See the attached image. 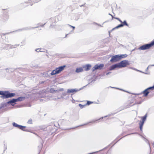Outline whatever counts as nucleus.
<instances>
[{
	"label": "nucleus",
	"instance_id": "obj_19",
	"mask_svg": "<svg viewBox=\"0 0 154 154\" xmlns=\"http://www.w3.org/2000/svg\"><path fill=\"white\" fill-rule=\"evenodd\" d=\"M13 125L14 126H15V127H16L18 128H19V127H20V125H18L17 124H16V123L15 122H14L13 123Z\"/></svg>",
	"mask_w": 154,
	"mask_h": 154
},
{
	"label": "nucleus",
	"instance_id": "obj_3",
	"mask_svg": "<svg viewBox=\"0 0 154 154\" xmlns=\"http://www.w3.org/2000/svg\"><path fill=\"white\" fill-rule=\"evenodd\" d=\"M65 66H61L59 67L58 68H57L55 70H53L51 74V75H54L57 74H58L60 73L61 71H63L65 67Z\"/></svg>",
	"mask_w": 154,
	"mask_h": 154
},
{
	"label": "nucleus",
	"instance_id": "obj_6",
	"mask_svg": "<svg viewBox=\"0 0 154 154\" xmlns=\"http://www.w3.org/2000/svg\"><path fill=\"white\" fill-rule=\"evenodd\" d=\"M119 68L126 67L130 65L128 61L126 60H123L118 63Z\"/></svg>",
	"mask_w": 154,
	"mask_h": 154
},
{
	"label": "nucleus",
	"instance_id": "obj_8",
	"mask_svg": "<svg viewBox=\"0 0 154 154\" xmlns=\"http://www.w3.org/2000/svg\"><path fill=\"white\" fill-rule=\"evenodd\" d=\"M120 60L119 55H117L113 56L110 61L111 62L113 63L117 62Z\"/></svg>",
	"mask_w": 154,
	"mask_h": 154
},
{
	"label": "nucleus",
	"instance_id": "obj_18",
	"mask_svg": "<svg viewBox=\"0 0 154 154\" xmlns=\"http://www.w3.org/2000/svg\"><path fill=\"white\" fill-rule=\"evenodd\" d=\"M8 15H3L2 16V18L3 20H6L8 19Z\"/></svg>",
	"mask_w": 154,
	"mask_h": 154
},
{
	"label": "nucleus",
	"instance_id": "obj_27",
	"mask_svg": "<svg viewBox=\"0 0 154 154\" xmlns=\"http://www.w3.org/2000/svg\"><path fill=\"white\" fill-rule=\"evenodd\" d=\"M110 15H111V16H112V19H113V18H114V19H115V18H114V17H113V16L112 15H111V14H110Z\"/></svg>",
	"mask_w": 154,
	"mask_h": 154
},
{
	"label": "nucleus",
	"instance_id": "obj_10",
	"mask_svg": "<svg viewBox=\"0 0 154 154\" xmlns=\"http://www.w3.org/2000/svg\"><path fill=\"white\" fill-rule=\"evenodd\" d=\"M104 65L103 64H101L100 65H96L94 67L93 70H94L97 69H101L104 67Z\"/></svg>",
	"mask_w": 154,
	"mask_h": 154
},
{
	"label": "nucleus",
	"instance_id": "obj_16",
	"mask_svg": "<svg viewBox=\"0 0 154 154\" xmlns=\"http://www.w3.org/2000/svg\"><path fill=\"white\" fill-rule=\"evenodd\" d=\"M127 56V55L125 54H122L120 55H119V57L120 60H121L122 58H124L126 57Z\"/></svg>",
	"mask_w": 154,
	"mask_h": 154
},
{
	"label": "nucleus",
	"instance_id": "obj_26",
	"mask_svg": "<svg viewBox=\"0 0 154 154\" xmlns=\"http://www.w3.org/2000/svg\"><path fill=\"white\" fill-rule=\"evenodd\" d=\"M36 51L38 52L39 51V49H37L36 50Z\"/></svg>",
	"mask_w": 154,
	"mask_h": 154
},
{
	"label": "nucleus",
	"instance_id": "obj_28",
	"mask_svg": "<svg viewBox=\"0 0 154 154\" xmlns=\"http://www.w3.org/2000/svg\"><path fill=\"white\" fill-rule=\"evenodd\" d=\"M109 74V73H107L106 74V75H107L108 74Z\"/></svg>",
	"mask_w": 154,
	"mask_h": 154
},
{
	"label": "nucleus",
	"instance_id": "obj_4",
	"mask_svg": "<svg viewBox=\"0 0 154 154\" xmlns=\"http://www.w3.org/2000/svg\"><path fill=\"white\" fill-rule=\"evenodd\" d=\"M115 19L118 20L119 21H120L122 24L118 25V26H116V27L113 28L112 30H114L115 29H117L119 28V27H121L123 26L124 25H125L127 26H128V25L126 21V20H124L123 22H122V20H120L119 18L117 17H114Z\"/></svg>",
	"mask_w": 154,
	"mask_h": 154
},
{
	"label": "nucleus",
	"instance_id": "obj_17",
	"mask_svg": "<svg viewBox=\"0 0 154 154\" xmlns=\"http://www.w3.org/2000/svg\"><path fill=\"white\" fill-rule=\"evenodd\" d=\"M83 70V69L82 67H80L76 69V72L78 73L82 72Z\"/></svg>",
	"mask_w": 154,
	"mask_h": 154
},
{
	"label": "nucleus",
	"instance_id": "obj_11",
	"mask_svg": "<svg viewBox=\"0 0 154 154\" xmlns=\"http://www.w3.org/2000/svg\"><path fill=\"white\" fill-rule=\"evenodd\" d=\"M119 68V66L118 63L117 64H115L111 66L109 68V70H112L116 68Z\"/></svg>",
	"mask_w": 154,
	"mask_h": 154
},
{
	"label": "nucleus",
	"instance_id": "obj_12",
	"mask_svg": "<svg viewBox=\"0 0 154 154\" xmlns=\"http://www.w3.org/2000/svg\"><path fill=\"white\" fill-rule=\"evenodd\" d=\"M78 91L77 89H68L67 90V92L68 93H75Z\"/></svg>",
	"mask_w": 154,
	"mask_h": 154
},
{
	"label": "nucleus",
	"instance_id": "obj_22",
	"mask_svg": "<svg viewBox=\"0 0 154 154\" xmlns=\"http://www.w3.org/2000/svg\"><path fill=\"white\" fill-rule=\"evenodd\" d=\"M35 0H30L29 2H28V3L29 4V5H32V4H30L31 3H32L33 2H35L34 1Z\"/></svg>",
	"mask_w": 154,
	"mask_h": 154
},
{
	"label": "nucleus",
	"instance_id": "obj_21",
	"mask_svg": "<svg viewBox=\"0 0 154 154\" xmlns=\"http://www.w3.org/2000/svg\"><path fill=\"white\" fill-rule=\"evenodd\" d=\"M25 128H26L25 126H23L20 125V127H19V128L20 129L22 130H24V129H25Z\"/></svg>",
	"mask_w": 154,
	"mask_h": 154
},
{
	"label": "nucleus",
	"instance_id": "obj_1",
	"mask_svg": "<svg viewBox=\"0 0 154 154\" xmlns=\"http://www.w3.org/2000/svg\"><path fill=\"white\" fill-rule=\"evenodd\" d=\"M142 103V99L141 97H136L135 98H132L128 101L127 105L128 107L132 106L135 104H140Z\"/></svg>",
	"mask_w": 154,
	"mask_h": 154
},
{
	"label": "nucleus",
	"instance_id": "obj_5",
	"mask_svg": "<svg viewBox=\"0 0 154 154\" xmlns=\"http://www.w3.org/2000/svg\"><path fill=\"white\" fill-rule=\"evenodd\" d=\"M153 46L151 42L149 44H146L141 46L138 48L140 50H144L150 49Z\"/></svg>",
	"mask_w": 154,
	"mask_h": 154
},
{
	"label": "nucleus",
	"instance_id": "obj_7",
	"mask_svg": "<svg viewBox=\"0 0 154 154\" xmlns=\"http://www.w3.org/2000/svg\"><path fill=\"white\" fill-rule=\"evenodd\" d=\"M154 89V85L152 87H150L145 89L142 92V94L144 97H146L148 94L151 92V90H153Z\"/></svg>",
	"mask_w": 154,
	"mask_h": 154
},
{
	"label": "nucleus",
	"instance_id": "obj_13",
	"mask_svg": "<svg viewBox=\"0 0 154 154\" xmlns=\"http://www.w3.org/2000/svg\"><path fill=\"white\" fill-rule=\"evenodd\" d=\"M25 97H20L16 99L17 102L19 101H21L24 100L25 99Z\"/></svg>",
	"mask_w": 154,
	"mask_h": 154
},
{
	"label": "nucleus",
	"instance_id": "obj_23",
	"mask_svg": "<svg viewBox=\"0 0 154 154\" xmlns=\"http://www.w3.org/2000/svg\"><path fill=\"white\" fill-rule=\"evenodd\" d=\"M27 123L29 124H32V120L31 119H29L28 122Z\"/></svg>",
	"mask_w": 154,
	"mask_h": 154
},
{
	"label": "nucleus",
	"instance_id": "obj_25",
	"mask_svg": "<svg viewBox=\"0 0 154 154\" xmlns=\"http://www.w3.org/2000/svg\"><path fill=\"white\" fill-rule=\"evenodd\" d=\"M69 26L71 27H72L73 28V30H74L75 28V27L74 26H72L71 25H69Z\"/></svg>",
	"mask_w": 154,
	"mask_h": 154
},
{
	"label": "nucleus",
	"instance_id": "obj_14",
	"mask_svg": "<svg viewBox=\"0 0 154 154\" xmlns=\"http://www.w3.org/2000/svg\"><path fill=\"white\" fill-rule=\"evenodd\" d=\"M16 102H17L16 99H13L12 100L9 101L8 103H10L12 105H13L12 104V103H13Z\"/></svg>",
	"mask_w": 154,
	"mask_h": 154
},
{
	"label": "nucleus",
	"instance_id": "obj_24",
	"mask_svg": "<svg viewBox=\"0 0 154 154\" xmlns=\"http://www.w3.org/2000/svg\"><path fill=\"white\" fill-rule=\"evenodd\" d=\"M79 105L81 109L85 107V105H83L81 104H79Z\"/></svg>",
	"mask_w": 154,
	"mask_h": 154
},
{
	"label": "nucleus",
	"instance_id": "obj_9",
	"mask_svg": "<svg viewBox=\"0 0 154 154\" xmlns=\"http://www.w3.org/2000/svg\"><path fill=\"white\" fill-rule=\"evenodd\" d=\"M146 117V115L142 117V121H140L139 123L140 128L141 131H142L143 126V125L144 121H145Z\"/></svg>",
	"mask_w": 154,
	"mask_h": 154
},
{
	"label": "nucleus",
	"instance_id": "obj_20",
	"mask_svg": "<svg viewBox=\"0 0 154 154\" xmlns=\"http://www.w3.org/2000/svg\"><path fill=\"white\" fill-rule=\"evenodd\" d=\"M93 103V102L89 101H87V103L85 104V106L89 105Z\"/></svg>",
	"mask_w": 154,
	"mask_h": 154
},
{
	"label": "nucleus",
	"instance_id": "obj_2",
	"mask_svg": "<svg viewBox=\"0 0 154 154\" xmlns=\"http://www.w3.org/2000/svg\"><path fill=\"white\" fill-rule=\"evenodd\" d=\"M0 95H2L1 97L2 98H7L13 97L15 95V94L13 93H8L6 91H0Z\"/></svg>",
	"mask_w": 154,
	"mask_h": 154
},
{
	"label": "nucleus",
	"instance_id": "obj_15",
	"mask_svg": "<svg viewBox=\"0 0 154 154\" xmlns=\"http://www.w3.org/2000/svg\"><path fill=\"white\" fill-rule=\"evenodd\" d=\"M91 67V66L90 65L88 64L86 65L84 67L85 68V71H88L89 70Z\"/></svg>",
	"mask_w": 154,
	"mask_h": 154
}]
</instances>
